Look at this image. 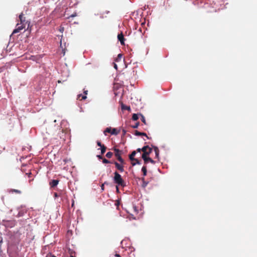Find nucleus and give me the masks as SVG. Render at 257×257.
Returning a JSON list of instances; mask_svg holds the SVG:
<instances>
[{
  "instance_id": "nucleus-1",
  "label": "nucleus",
  "mask_w": 257,
  "mask_h": 257,
  "mask_svg": "<svg viewBox=\"0 0 257 257\" xmlns=\"http://www.w3.org/2000/svg\"><path fill=\"white\" fill-rule=\"evenodd\" d=\"M114 177L113 181L118 186H120L121 187L125 186V182L122 179L121 175L117 172H115L114 173Z\"/></svg>"
},
{
  "instance_id": "nucleus-2",
  "label": "nucleus",
  "mask_w": 257,
  "mask_h": 257,
  "mask_svg": "<svg viewBox=\"0 0 257 257\" xmlns=\"http://www.w3.org/2000/svg\"><path fill=\"white\" fill-rule=\"evenodd\" d=\"M113 150L115 152V156L116 157L117 160L121 163V164H124V161L121 157V154L122 153V151H120L119 150L114 148Z\"/></svg>"
},
{
  "instance_id": "nucleus-3",
  "label": "nucleus",
  "mask_w": 257,
  "mask_h": 257,
  "mask_svg": "<svg viewBox=\"0 0 257 257\" xmlns=\"http://www.w3.org/2000/svg\"><path fill=\"white\" fill-rule=\"evenodd\" d=\"M142 151L143 152L142 155L148 156L151 153L152 149L148 146H145L142 148Z\"/></svg>"
},
{
  "instance_id": "nucleus-4",
  "label": "nucleus",
  "mask_w": 257,
  "mask_h": 257,
  "mask_svg": "<svg viewBox=\"0 0 257 257\" xmlns=\"http://www.w3.org/2000/svg\"><path fill=\"white\" fill-rule=\"evenodd\" d=\"M25 24H18L17 28L13 31V34L20 32L21 30L25 28Z\"/></svg>"
},
{
  "instance_id": "nucleus-5",
  "label": "nucleus",
  "mask_w": 257,
  "mask_h": 257,
  "mask_svg": "<svg viewBox=\"0 0 257 257\" xmlns=\"http://www.w3.org/2000/svg\"><path fill=\"white\" fill-rule=\"evenodd\" d=\"M143 159L144 161L145 164H147L148 162H150L151 163L154 164H155V161H154L152 159L148 156H145V155H142V156Z\"/></svg>"
},
{
  "instance_id": "nucleus-6",
  "label": "nucleus",
  "mask_w": 257,
  "mask_h": 257,
  "mask_svg": "<svg viewBox=\"0 0 257 257\" xmlns=\"http://www.w3.org/2000/svg\"><path fill=\"white\" fill-rule=\"evenodd\" d=\"M113 164H114L116 169L118 170H119L120 172H122L124 171L123 166V164H121H121L118 163L117 162H114Z\"/></svg>"
},
{
  "instance_id": "nucleus-7",
  "label": "nucleus",
  "mask_w": 257,
  "mask_h": 257,
  "mask_svg": "<svg viewBox=\"0 0 257 257\" xmlns=\"http://www.w3.org/2000/svg\"><path fill=\"white\" fill-rule=\"evenodd\" d=\"M117 39L120 41V44L121 45H124V41L125 39L124 38L123 35L122 34V33L118 34V35H117Z\"/></svg>"
},
{
  "instance_id": "nucleus-8",
  "label": "nucleus",
  "mask_w": 257,
  "mask_h": 257,
  "mask_svg": "<svg viewBox=\"0 0 257 257\" xmlns=\"http://www.w3.org/2000/svg\"><path fill=\"white\" fill-rule=\"evenodd\" d=\"M59 182L58 180H52L50 182L49 185L51 188H54L58 185Z\"/></svg>"
},
{
  "instance_id": "nucleus-9",
  "label": "nucleus",
  "mask_w": 257,
  "mask_h": 257,
  "mask_svg": "<svg viewBox=\"0 0 257 257\" xmlns=\"http://www.w3.org/2000/svg\"><path fill=\"white\" fill-rule=\"evenodd\" d=\"M19 19L21 23L20 24H26L28 22H26V18L24 17V15L23 13H21L19 16Z\"/></svg>"
},
{
  "instance_id": "nucleus-10",
  "label": "nucleus",
  "mask_w": 257,
  "mask_h": 257,
  "mask_svg": "<svg viewBox=\"0 0 257 257\" xmlns=\"http://www.w3.org/2000/svg\"><path fill=\"white\" fill-rule=\"evenodd\" d=\"M8 192L9 193H15L16 194H21L22 192L20 190L18 189H10L8 190Z\"/></svg>"
},
{
  "instance_id": "nucleus-11",
  "label": "nucleus",
  "mask_w": 257,
  "mask_h": 257,
  "mask_svg": "<svg viewBox=\"0 0 257 257\" xmlns=\"http://www.w3.org/2000/svg\"><path fill=\"white\" fill-rule=\"evenodd\" d=\"M136 155V151H134L132 153L129 155V159L132 162L134 161V160H135V156Z\"/></svg>"
},
{
  "instance_id": "nucleus-12",
  "label": "nucleus",
  "mask_w": 257,
  "mask_h": 257,
  "mask_svg": "<svg viewBox=\"0 0 257 257\" xmlns=\"http://www.w3.org/2000/svg\"><path fill=\"white\" fill-rule=\"evenodd\" d=\"M135 135L136 136H145L148 139H149V138L148 137V136H147V135L145 133H141V132H140L138 131H135Z\"/></svg>"
},
{
  "instance_id": "nucleus-13",
  "label": "nucleus",
  "mask_w": 257,
  "mask_h": 257,
  "mask_svg": "<svg viewBox=\"0 0 257 257\" xmlns=\"http://www.w3.org/2000/svg\"><path fill=\"white\" fill-rule=\"evenodd\" d=\"M122 58V54H119L117 57L115 59V61L116 62H119L121 61V60Z\"/></svg>"
},
{
  "instance_id": "nucleus-14",
  "label": "nucleus",
  "mask_w": 257,
  "mask_h": 257,
  "mask_svg": "<svg viewBox=\"0 0 257 257\" xmlns=\"http://www.w3.org/2000/svg\"><path fill=\"white\" fill-rule=\"evenodd\" d=\"M119 133V131H117V129L114 128L111 129L110 134L111 135H116L118 134Z\"/></svg>"
},
{
  "instance_id": "nucleus-15",
  "label": "nucleus",
  "mask_w": 257,
  "mask_h": 257,
  "mask_svg": "<svg viewBox=\"0 0 257 257\" xmlns=\"http://www.w3.org/2000/svg\"><path fill=\"white\" fill-rule=\"evenodd\" d=\"M77 98L79 99L80 100H85L87 98V96L86 95L80 94L78 95Z\"/></svg>"
},
{
  "instance_id": "nucleus-16",
  "label": "nucleus",
  "mask_w": 257,
  "mask_h": 257,
  "mask_svg": "<svg viewBox=\"0 0 257 257\" xmlns=\"http://www.w3.org/2000/svg\"><path fill=\"white\" fill-rule=\"evenodd\" d=\"M136 164H141V162L138 159L135 158V160H134V161L132 162V166H135Z\"/></svg>"
},
{
  "instance_id": "nucleus-17",
  "label": "nucleus",
  "mask_w": 257,
  "mask_h": 257,
  "mask_svg": "<svg viewBox=\"0 0 257 257\" xmlns=\"http://www.w3.org/2000/svg\"><path fill=\"white\" fill-rule=\"evenodd\" d=\"M154 151H155V154H156V157L157 158H159V149L157 147H154Z\"/></svg>"
},
{
  "instance_id": "nucleus-18",
  "label": "nucleus",
  "mask_w": 257,
  "mask_h": 257,
  "mask_svg": "<svg viewBox=\"0 0 257 257\" xmlns=\"http://www.w3.org/2000/svg\"><path fill=\"white\" fill-rule=\"evenodd\" d=\"M142 171L143 172L144 176H145L147 175V167L146 166H144L142 167Z\"/></svg>"
},
{
  "instance_id": "nucleus-19",
  "label": "nucleus",
  "mask_w": 257,
  "mask_h": 257,
  "mask_svg": "<svg viewBox=\"0 0 257 257\" xmlns=\"http://www.w3.org/2000/svg\"><path fill=\"white\" fill-rule=\"evenodd\" d=\"M121 109L122 110H130L131 109L130 107L125 105L123 104H121Z\"/></svg>"
},
{
  "instance_id": "nucleus-20",
  "label": "nucleus",
  "mask_w": 257,
  "mask_h": 257,
  "mask_svg": "<svg viewBox=\"0 0 257 257\" xmlns=\"http://www.w3.org/2000/svg\"><path fill=\"white\" fill-rule=\"evenodd\" d=\"M111 128L110 127H107L105 131H104L103 133L105 135H106V133H111Z\"/></svg>"
},
{
  "instance_id": "nucleus-21",
  "label": "nucleus",
  "mask_w": 257,
  "mask_h": 257,
  "mask_svg": "<svg viewBox=\"0 0 257 257\" xmlns=\"http://www.w3.org/2000/svg\"><path fill=\"white\" fill-rule=\"evenodd\" d=\"M100 149H101V154L102 155H103L106 151V147L104 145H103V146H101V147L100 148Z\"/></svg>"
},
{
  "instance_id": "nucleus-22",
  "label": "nucleus",
  "mask_w": 257,
  "mask_h": 257,
  "mask_svg": "<svg viewBox=\"0 0 257 257\" xmlns=\"http://www.w3.org/2000/svg\"><path fill=\"white\" fill-rule=\"evenodd\" d=\"M139 118V117H138V114H136V113H134L133 116H132V119L133 120H135V121H136Z\"/></svg>"
},
{
  "instance_id": "nucleus-23",
  "label": "nucleus",
  "mask_w": 257,
  "mask_h": 257,
  "mask_svg": "<svg viewBox=\"0 0 257 257\" xmlns=\"http://www.w3.org/2000/svg\"><path fill=\"white\" fill-rule=\"evenodd\" d=\"M140 115L141 116V120H142V121L145 124H146L147 123H146V119H145V116L143 114H140Z\"/></svg>"
},
{
  "instance_id": "nucleus-24",
  "label": "nucleus",
  "mask_w": 257,
  "mask_h": 257,
  "mask_svg": "<svg viewBox=\"0 0 257 257\" xmlns=\"http://www.w3.org/2000/svg\"><path fill=\"white\" fill-rule=\"evenodd\" d=\"M113 155V153L111 152H108L106 154V157L107 158H111Z\"/></svg>"
},
{
  "instance_id": "nucleus-25",
  "label": "nucleus",
  "mask_w": 257,
  "mask_h": 257,
  "mask_svg": "<svg viewBox=\"0 0 257 257\" xmlns=\"http://www.w3.org/2000/svg\"><path fill=\"white\" fill-rule=\"evenodd\" d=\"M142 181H143V185H142L143 187H146L148 183L145 181L144 178H142Z\"/></svg>"
},
{
  "instance_id": "nucleus-26",
  "label": "nucleus",
  "mask_w": 257,
  "mask_h": 257,
  "mask_svg": "<svg viewBox=\"0 0 257 257\" xmlns=\"http://www.w3.org/2000/svg\"><path fill=\"white\" fill-rule=\"evenodd\" d=\"M108 183L107 182H104V183H103L101 186V189L102 191H103L104 190V185H108Z\"/></svg>"
},
{
  "instance_id": "nucleus-27",
  "label": "nucleus",
  "mask_w": 257,
  "mask_h": 257,
  "mask_svg": "<svg viewBox=\"0 0 257 257\" xmlns=\"http://www.w3.org/2000/svg\"><path fill=\"white\" fill-rule=\"evenodd\" d=\"M102 162L104 164L111 163V162L109 161H108V160H107L105 158L102 159Z\"/></svg>"
},
{
  "instance_id": "nucleus-28",
  "label": "nucleus",
  "mask_w": 257,
  "mask_h": 257,
  "mask_svg": "<svg viewBox=\"0 0 257 257\" xmlns=\"http://www.w3.org/2000/svg\"><path fill=\"white\" fill-rule=\"evenodd\" d=\"M140 123L139 122L135 123V125H133L132 127L134 128H137L139 126Z\"/></svg>"
},
{
  "instance_id": "nucleus-29",
  "label": "nucleus",
  "mask_w": 257,
  "mask_h": 257,
  "mask_svg": "<svg viewBox=\"0 0 257 257\" xmlns=\"http://www.w3.org/2000/svg\"><path fill=\"white\" fill-rule=\"evenodd\" d=\"M119 204H120L119 200H116V202L115 203V206H116L117 209H118Z\"/></svg>"
},
{
  "instance_id": "nucleus-30",
  "label": "nucleus",
  "mask_w": 257,
  "mask_h": 257,
  "mask_svg": "<svg viewBox=\"0 0 257 257\" xmlns=\"http://www.w3.org/2000/svg\"><path fill=\"white\" fill-rule=\"evenodd\" d=\"M97 145L101 147V146H103L104 145L102 144L101 143L100 141H97Z\"/></svg>"
},
{
  "instance_id": "nucleus-31",
  "label": "nucleus",
  "mask_w": 257,
  "mask_h": 257,
  "mask_svg": "<svg viewBox=\"0 0 257 257\" xmlns=\"http://www.w3.org/2000/svg\"><path fill=\"white\" fill-rule=\"evenodd\" d=\"M3 242V239L1 238L0 240V255L2 253V250H1V246H2V243Z\"/></svg>"
},
{
  "instance_id": "nucleus-32",
  "label": "nucleus",
  "mask_w": 257,
  "mask_h": 257,
  "mask_svg": "<svg viewBox=\"0 0 257 257\" xmlns=\"http://www.w3.org/2000/svg\"><path fill=\"white\" fill-rule=\"evenodd\" d=\"M46 257H56V256L51 253H49L47 255V256Z\"/></svg>"
},
{
  "instance_id": "nucleus-33",
  "label": "nucleus",
  "mask_w": 257,
  "mask_h": 257,
  "mask_svg": "<svg viewBox=\"0 0 257 257\" xmlns=\"http://www.w3.org/2000/svg\"><path fill=\"white\" fill-rule=\"evenodd\" d=\"M77 16V13H73V14H72L71 16H70V17L69 18H70V17H76Z\"/></svg>"
},
{
  "instance_id": "nucleus-34",
  "label": "nucleus",
  "mask_w": 257,
  "mask_h": 257,
  "mask_svg": "<svg viewBox=\"0 0 257 257\" xmlns=\"http://www.w3.org/2000/svg\"><path fill=\"white\" fill-rule=\"evenodd\" d=\"M113 64H114V68L116 70H117V65H116L115 63H113Z\"/></svg>"
},
{
  "instance_id": "nucleus-35",
  "label": "nucleus",
  "mask_w": 257,
  "mask_h": 257,
  "mask_svg": "<svg viewBox=\"0 0 257 257\" xmlns=\"http://www.w3.org/2000/svg\"><path fill=\"white\" fill-rule=\"evenodd\" d=\"M84 95H86L87 94V93H88V91L87 90H84V92H83Z\"/></svg>"
},
{
  "instance_id": "nucleus-36",
  "label": "nucleus",
  "mask_w": 257,
  "mask_h": 257,
  "mask_svg": "<svg viewBox=\"0 0 257 257\" xmlns=\"http://www.w3.org/2000/svg\"><path fill=\"white\" fill-rule=\"evenodd\" d=\"M58 196H59V195H58V194L57 193H54V197H58Z\"/></svg>"
},
{
  "instance_id": "nucleus-37",
  "label": "nucleus",
  "mask_w": 257,
  "mask_h": 257,
  "mask_svg": "<svg viewBox=\"0 0 257 257\" xmlns=\"http://www.w3.org/2000/svg\"><path fill=\"white\" fill-rule=\"evenodd\" d=\"M133 208H134V210H135L137 213H138V210L137 209V207H136V206H134V207H133Z\"/></svg>"
},
{
  "instance_id": "nucleus-38",
  "label": "nucleus",
  "mask_w": 257,
  "mask_h": 257,
  "mask_svg": "<svg viewBox=\"0 0 257 257\" xmlns=\"http://www.w3.org/2000/svg\"><path fill=\"white\" fill-rule=\"evenodd\" d=\"M136 151H137L138 152H141L142 151V149L138 148Z\"/></svg>"
},
{
  "instance_id": "nucleus-39",
  "label": "nucleus",
  "mask_w": 257,
  "mask_h": 257,
  "mask_svg": "<svg viewBox=\"0 0 257 257\" xmlns=\"http://www.w3.org/2000/svg\"><path fill=\"white\" fill-rule=\"evenodd\" d=\"M116 192L117 193L119 192V189H118V185H117V186H116Z\"/></svg>"
},
{
  "instance_id": "nucleus-40",
  "label": "nucleus",
  "mask_w": 257,
  "mask_h": 257,
  "mask_svg": "<svg viewBox=\"0 0 257 257\" xmlns=\"http://www.w3.org/2000/svg\"><path fill=\"white\" fill-rule=\"evenodd\" d=\"M97 157L99 158V159H102V157L100 155H98L97 156Z\"/></svg>"
},
{
  "instance_id": "nucleus-41",
  "label": "nucleus",
  "mask_w": 257,
  "mask_h": 257,
  "mask_svg": "<svg viewBox=\"0 0 257 257\" xmlns=\"http://www.w3.org/2000/svg\"><path fill=\"white\" fill-rule=\"evenodd\" d=\"M123 131V135H125V133H126V131H125L124 130H123V131Z\"/></svg>"
},
{
  "instance_id": "nucleus-42",
  "label": "nucleus",
  "mask_w": 257,
  "mask_h": 257,
  "mask_svg": "<svg viewBox=\"0 0 257 257\" xmlns=\"http://www.w3.org/2000/svg\"><path fill=\"white\" fill-rule=\"evenodd\" d=\"M116 256L117 257H121V256H120V255L119 254H116Z\"/></svg>"
},
{
  "instance_id": "nucleus-43",
  "label": "nucleus",
  "mask_w": 257,
  "mask_h": 257,
  "mask_svg": "<svg viewBox=\"0 0 257 257\" xmlns=\"http://www.w3.org/2000/svg\"><path fill=\"white\" fill-rule=\"evenodd\" d=\"M63 30H64V28H63L62 29H61V30H60V31H63Z\"/></svg>"
},
{
  "instance_id": "nucleus-44",
  "label": "nucleus",
  "mask_w": 257,
  "mask_h": 257,
  "mask_svg": "<svg viewBox=\"0 0 257 257\" xmlns=\"http://www.w3.org/2000/svg\"><path fill=\"white\" fill-rule=\"evenodd\" d=\"M2 68H0V73H1V72H2Z\"/></svg>"
},
{
  "instance_id": "nucleus-45",
  "label": "nucleus",
  "mask_w": 257,
  "mask_h": 257,
  "mask_svg": "<svg viewBox=\"0 0 257 257\" xmlns=\"http://www.w3.org/2000/svg\"><path fill=\"white\" fill-rule=\"evenodd\" d=\"M70 257H75V256H74L73 255H71Z\"/></svg>"
}]
</instances>
